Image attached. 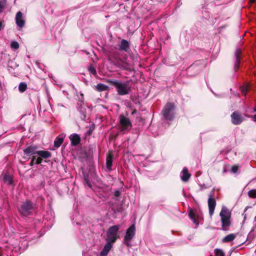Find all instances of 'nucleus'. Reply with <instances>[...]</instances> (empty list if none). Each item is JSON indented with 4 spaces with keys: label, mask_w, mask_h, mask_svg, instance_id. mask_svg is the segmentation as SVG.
<instances>
[{
    "label": "nucleus",
    "mask_w": 256,
    "mask_h": 256,
    "mask_svg": "<svg viewBox=\"0 0 256 256\" xmlns=\"http://www.w3.org/2000/svg\"><path fill=\"white\" fill-rule=\"evenodd\" d=\"M106 82L116 88L118 94L119 96L126 95L131 92V87L129 86L128 81L122 83L120 81L116 80H108Z\"/></svg>",
    "instance_id": "nucleus-1"
},
{
    "label": "nucleus",
    "mask_w": 256,
    "mask_h": 256,
    "mask_svg": "<svg viewBox=\"0 0 256 256\" xmlns=\"http://www.w3.org/2000/svg\"><path fill=\"white\" fill-rule=\"evenodd\" d=\"M35 204L31 200H26L20 204L18 208V212L20 214L24 216H27L32 214L34 210Z\"/></svg>",
    "instance_id": "nucleus-2"
},
{
    "label": "nucleus",
    "mask_w": 256,
    "mask_h": 256,
    "mask_svg": "<svg viewBox=\"0 0 256 256\" xmlns=\"http://www.w3.org/2000/svg\"><path fill=\"white\" fill-rule=\"evenodd\" d=\"M176 106L174 102H167L162 108V114L166 120H172L174 117Z\"/></svg>",
    "instance_id": "nucleus-3"
},
{
    "label": "nucleus",
    "mask_w": 256,
    "mask_h": 256,
    "mask_svg": "<svg viewBox=\"0 0 256 256\" xmlns=\"http://www.w3.org/2000/svg\"><path fill=\"white\" fill-rule=\"evenodd\" d=\"M120 228V225H114L110 227L106 234V242H110L112 243L115 242L119 238L118 232Z\"/></svg>",
    "instance_id": "nucleus-4"
},
{
    "label": "nucleus",
    "mask_w": 256,
    "mask_h": 256,
    "mask_svg": "<svg viewBox=\"0 0 256 256\" xmlns=\"http://www.w3.org/2000/svg\"><path fill=\"white\" fill-rule=\"evenodd\" d=\"M136 234V228L134 224L130 226L127 230L124 236V242L128 246H130V242L134 238Z\"/></svg>",
    "instance_id": "nucleus-5"
},
{
    "label": "nucleus",
    "mask_w": 256,
    "mask_h": 256,
    "mask_svg": "<svg viewBox=\"0 0 256 256\" xmlns=\"http://www.w3.org/2000/svg\"><path fill=\"white\" fill-rule=\"evenodd\" d=\"M119 119L121 132L126 130H128V128H132V125L129 118L123 115H120Z\"/></svg>",
    "instance_id": "nucleus-6"
},
{
    "label": "nucleus",
    "mask_w": 256,
    "mask_h": 256,
    "mask_svg": "<svg viewBox=\"0 0 256 256\" xmlns=\"http://www.w3.org/2000/svg\"><path fill=\"white\" fill-rule=\"evenodd\" d=\"M38 148L36 146H28L26 148L23 150L24 156L23 158L25 160H28L30 158V156L37 154Z\"/></svg>",
    "instance_id": "nucleus-7"
},
{
    "label": "nucleus",
    "mask_w": 256,
    "mask_h": 256,
    "mask_svg": "<svg viewBox=\"0 0 256 256\" xmlns=\"http://www.w3.org/2000/svg\"><path fill=\"white\" fill-rule=\"evenodd\" d=\"M231 118L232 123L235 125H238L244 120V118L242 114L236 111L232 113Z\"/></svg>",
    "instance_id": "nucleus-8"
},
{
    "label": "nucleus",
    "mask_w": 256,
    "mask_h": 256,
    "mask_svg": "<svg viewBox=\"0 0 256 256\" xmlns=\"http://www.w3.org/2000/svg\"><path fill=\"white\" fill-rule=\"evenodd\" d=\"M242 54V50L240 48H237L234 52L235 62L234 70L236 72L240 68Z\"/></svg>",
    "instance_id": "nucleus-9"
},
{
    "label": "nucleus",
    "mask_w": 256,
    "mask_h": 256,
    "mask_svg": "<svg viewBox=\"0 0 256 256\" xmlns=\"http://www.w3.org/2000/svg\"><path fill=\"white\" fill-rule=\"evenodd\" d=\"M231 215L232 211L225 208V230H228L232 225Z\"/></svg>",
    "instance_id": "nucleus-10"
},
{
    "label": "nucleus",
    "mask_w": 256,
    "mask_h": 256,
    "mask_svg": "<svg viewBox=\"0 0 256 256\" xmlns=\"http://www.w3.org/2000/svg\"><path fill=\"white\" fill-rule=\"evenodd\" d=\"M216 206V202L214 198L212 197L210 195L208 200V206L209 210V214L210 216H212L214 214L215 207Z\"/></svg>",
    "instance_id": "nucleus-11"
},
{
    "label": "nucleus",
    "mask_w": 256,
    "mask_h": 256,
    "mask_svg": "<svg viewBox=\"0 0 256 256\" xmlns=\"http://www.w3.org/2000/svg\"><path fill=\"white\" fill-rule=\"evenodd\" d=\"M69 138L71 141V144L72 146H76L80 143L81 139L80 136L78 134H71Z\"/></svg>",
    "instance_id": "nucleus-12"
},
{
    "label": "nucleus",
    "mask_w": 256,
    "mask_h": 256,
    "mask_svg": "<svg viewBox=\"0 0 256 256\" xmlns=\"http://www.w3.org/2000/svg\"><path fill=\"white\" fill-rule=\"evenodd\" d=\"M22 14L21 12H18L16 16V22L18 26L22 28L24 26L25 21L22 19Z\"/></svg>",
    "instance_id": "nucleus-13"
},
{
    "label": "nucleus",
    "mask_w": 256,
    "mask_h": 256,
    "mask_svg": "<svg viewBox=\"0 0 256 256\" xmlns=\"http://www.w3.org/2000/svg\"><path fill=\"white\" fill-rule=\"evenodd\" d=\"M112 242H107L106 244L104 246L102 250L100 252V256H107L108 252L111 250L112 248Z\"/></svg>",
    "instance_id": "nucleus-14"
},
{
    "label": "nucleus",
    "mask_w": 256,
    "mask_h": 256,
    "mask_svg": "<svg viewBox=\"0 0 256 256\" xmlns=\"http://www.w3.org/2000/svg\"><path fill=\"white\" fill-rule=\"evenodd\" d=\"M130 48L129 42L126 40H122L119 45V50L124 52H128Z\"/></svg>",
    "instance_id": "nucleus-15"
},
{
    "label": "nucleus",
    "mask_w": 256,
    "mask_h": 256,
    "mask_svg": "<svg viewBox=\"0 0 256 256\" xmlns=\"http://www.w3.org/2000/svg\"><path fill=\"white\" fill-rule=\"evenodd\" d=\"M182 175L181 176V179L184 182H187L190 178L191 174L188 172L186 168L184 167L182 170Z\"/></svg>",
    "instance_id": "nucleus-16"
},
{
    "label": "nucleus",
    "mask_w": 256,
    "mask_h": 256,
    "mask_svg": "<svg viewBox=\"0 0 256 256\" xmlns=\"http://www.w3.org/2000/svg\"><path fill=\"white\" fill-rule=\"evenodd\" d=\"M3 180L5 184L8 185H10L13 184L12 176L8 174H4L3 176Z\"/></svg>",
    "instance_id": "nucleus-17"
},
{
    "label": "nucleus",
    "mask_w": 256,
    "mask_h": 256,
    "mask_svg": "<svg viewBox=\"0 0 256 256\" xmlns=\"http://www.w3.org/2000/svg\"><path fill=\"white\" fill-rule=\"evenodd\" d=\"M37 155L40 156L43 158H48L51 156V153L46 150H38Z\"/></svg>",
    "instance_id": "nucleus-18"
},
{
    "label": "nucleus",
    "mask_w": 256,
    "mask_h": 256,
    "mask_svg": "<svg viewBox=\"0 0 256 256\" xmlns=\"http://www.w3.org/2000/svg\"><path fill=\"white\" fill-rule=\"evenodd\" d=\"M112 156L109 154L106 157V166L108 170H112Z\"/></svg>",
    "instance_id": "nucleus-19"
},
{
    "label": "nucleus",
    "mask_w": 256,
    "mask_h": 256,
    "mask_svg": "<svg viewBox=\"0 0 256 256\" xmlns=\"http://www.w3.org/2000/svg\"><path fill=\"white\" fill-rule=\"evenodd\" d=\"M96 90L100 92L108 90L109 89V87L108 86L100 83L98 84L96 86Z\"/></svg>",
    "instance_id": "nucleus-20"
},
{
    "label": "nucleus",
    "mask_w": 256,
    "mask_h": 256,
    "mask_svg": "<svg viewBox=\"0 0 256 256\" xmlns=\"http://www.w3.org/2000/svg\"><path fill=\"white\" fill-rule=\"evenodd\" d=\"M64 142V138L60 136H57L54 142V146L56 148H59Z\"/></svg>",
    "instance_id": "nucleus-21"
},
{
    "label": "nucleus",
    "mask_w": 256,
    "mask_h": 256,
    "mask_svg": "<svg viewBox=\"0 0 256 256\" xmlns=\"http://www.w3.org/2000/svg\"><path fill=\"white\" fill-rule=\"evenodd\" d=\"M237 234H230L225 236V242H232L236 238Z\"/></svg>",
    "instance_id": "nucleus-22"
},
{
    "label": "nucleus",
    "mask_w": 256,
    "mask_h": 256,
    "mask_svg": "<svg viewBox=\"0 0 256 256\" xmlns=\"http://www.w3.org/2000/svg\"><path fill=\"white\" fill-rule=\"evenodd\" d=\"M188 216L190 218L193 220V222L194 223H196V216L194 211L192 208H190L189 210Z\"/></svg>",
    "instance_id": "nucleus-23"
},
{
    "label": "nucleus",
    "mask_w": 256,
    "mask_h": 256,
    "mask_svg": "<svg viewBox=\"0 0 256 256\" xmlns=\"http://www.w3.org/2000/svg\"><path fill=\"white\" fill-rule=\"evenodd\" d=\"M118 56V52H115L113 54H110V56H108V60L110 61H111L112 62H113L115 64H116L114 60H116Z\"/></svg>",
    "instance_id": "nucleus-24"
},
{
    "label": "nucleus",
    "mask_w": 256,
    "mask_h": 256,
    "mask_svg": "<svg viewBox=\"0 0 256 256\" xmlns=\"http://www.w3.org/2000/svg\"><path fill=\"white\" fill-rule=\"evenodd\" d=\"M27 88V85L25 82H21L18 86V90L21 92H24L26 91Z\"/></svg>",
    "instance_id": "nucleus-25"
},
{
    "label": "nucleus",
    "mask_w": 256,
    "mask_h": 256,
    "mask_svg": "<svg viewBox=\"0 0 256 256\" xmlns=\"http://www.w3.org/2000/svg\"><path fill=\"white\" fill-rule=\"evenodd\" d=\"M220 216L221 217V222H222V229L224 230V207H222L221 211L220 214Z\"/></svg>",
    "instance_id": "nucleus-26"
},
{
    "label": "nucleus",
    "mask_w": 256,
    "mask_h": 256,
    "mask_svg": "<svg viewBox=\"0 0 256 256\" xmlns=\"http://www.w3.org/2000/svg\"><path fill=\"white\" fill-rule=\"evenodd\" d=\"M88 70L90 74H93L94 76L96 75V68L92 64H90L89 66Z\"/></svg>",
    "instance_id": "nucleus-27"
},
{
    "label": "nucleus",
    "mask_w": 256,
    "mask_h": 256,
    "mask_svg": "<svg viewBox=\"0 0 256 256\" xmlns=\"http://www.w3.org/2000/svg\"><path fill=\"white\" fill-rule=\"evenodd\" d=\"M248 196L250 198H256V189H252L248 192Z\"/></svg>",
    "instance_id": "nucleus-28"
},
{
    "label": "nucleus",
    "mask_w": 256,
    "mask_h": 256,
    "mask_svg": "<svg viewBox=\"0 0 256 256\" xmlns=\"http://www.w3.org/2000/svg\"><path fill=\"white\" fill-rule=\"evenodd\" d=\"M84 182L88 186L89 188H92V185L88 179V176L86 174H84Z\"/></svg>",
    "instance_id": "nucleus-29"
},
{
    "label": "nucleus",
    "mask_w": 256,
    "mask_h": 256,
    "mask_svg": "<svg viewBox=\"0 0 256 256\" xmlns=\"http://www.w3.org/2000/svg\"><path fill=\"white\" fill-rule=\"evenodd\" d=\"M214 254L216 256H224L223 251L218 248L214 250Z\"/></svg>",
    "instance_id": "nucleus-30"
},
{
    "label": "nucleus",
    "mask_w": 256,
    "mask_h": 256,
    "mask_svg": "<svg viewBox=\"0 0 256 256\" xmlns=\"http://www.w3.org/2000/svg\"><path fill=\"white\" fill-rule=\"evenodd\" d=\"M10 46L12 48L14 49H18L19 48V44L16 41H13L11 42Z\"/></svg>",
    "instance_id": "nucleus-31"
},
{
    "label": "nucleus",
    "mask_w": 256,
    "mask_h": 256,
    "mask_svg": "<svg viewBox=\"0 0 256 256\" xmlns=\"http://www.w3.org/2000/svg\"><path fill=\"white\" fill-rule=\"evenodd\" d=\"M239 166L238 165H234L232 166L230 172L232 173L235 174L236 173L238 170Z\"/></svg>",
    "instance_id": "nucleus-32"
},
{
    "label": "nucleus",
    "mask_w": 256,
    "mask_h": 256,
    "mask_svg": "<svg viewBox=\"0 0 256 256\" xmlns=\"http://www.w3.org/2000/svg\"><path fill=\"white\" fill-rule=\"evenodd\" d=\"M42 158H41L40 156H39L36 159V161L35 162V164H41V162H42Z\"/></svg>",
    "instance_id": "nucleus-33"
},
{
    "label": "nucleus",
    "mask_w": 256,
    "mask_h": 256,
    "mask_svg": "<svg viewBox=\"0 0 256 256\" xmlns=\"http://www.w3.org/2000/svg\"><path fill=\"white\" fill-rule=\"evenodd\" d=\"M121 192L118 190H116L114 192V196L115 197H118L120 196Z\"/></svg>",
    "instance_id": "nucleus-34"
},
{
    "label": "nucleus",
    "mask_w": 256,
    "mask_h": 256,
    "mask_svg": "<svg viewBox=\"0 0 256 256\" xmlns=\"http://www.w3.org/2000/svg\"><path fill=\"white\" fill-rule=\"evenodd\" d=\"M241 90L242 94H244V95H246L248 91V90L247 88H242Z\"/></svg>",
    "instance_id": "nucleus-35"
},
{
    "label": "nucleus",
    "mask_w": 256,
    "mask_h": 256,
    "mask_svg": "<svg viewBox=\"0 0 256 256\" xmlns=\"http://www.w3.org/2000/svg\"><path fill=\"white\" fill-rule=\"evenodd\" d=\"M93 132V129L90 128L86 132V134L88 136H90Z\"/></svg>",
    "instance_id": "nucleus-36"
},
{
    "label": "nucleus",
    "mask_w": 256,
    "mask_h": 256,
    "mask_svg": "<svg viewBox=\"0 0 256 256\" xmlns=\"http://www.w3.org/2000/svg\"><path fill=\"white\" fill-rule=\"evenodd\" d=\"M250 207L249 206H246L245 209H244V213L242 214V216H244V220H246V214H244L246 212L247 210Z\"/></svg>",
    "instance_id": "nucleus-37"
},
{
    "label": "nucleus",
    "mask_w": 256,
    "mask_h": 256,
    "mask_svg": "<svg viewBox=\"0 0 256 256\" xmlns=\"http://www.w3.org/2000/svg\"><path fill=\"white\" fill-rule=\"evenodd\" d=\"M32 157L31 160H34V162H36L35 160L36 161V159L38 158L37 156H35L34 154L32 155Z\"/></svg>",
    "instance_id": "nucleus-38"
},
{
    "label": "nucleus",
    "mask_w": 256,
    "mask_h": 256,
    "mask_svg": "<svg viewBox=\"0 0 256 256\" xmlns=\"http://www.w3.org/2000/svg\"><path fill=\"white\" fill-rule=\"evenodd\" d=\"M3 22L0 20V30L4 28Z\"/></svg>",
    "instance_id": "nucleus-39"
},
{
    "label": "nucleus",
    "mask_w": 256,
    "mask_h": 256,
    "mask_svg": "<svg viewBox=\"0 0 256 256\" xmlns=\"http://www.w3.org/2000/svg\"><path fill=\"white\" fill-rule=\"evenodd\" d=\"M34 164H35V162H34V160H31V162H30V164H30V166H34Z\"/></svg>",
    "instance_id": "nucleus-40"
},
{
    "label": "nucleus",
    "mask_w": 256,
    "mask_h": 256,
    "mask_svg": "<svg viewBox=\"0 0 256 256\" xmlns=\"http://www.w3.org/2000/svg\"><path fill=\"white\" fill-rule=\"evenodd\" d=\"M256 2V0H250V2L252 4H254Z\"/></svg>",
    "instance_id": "nucleus-41"
},
{
    "label": "nucleus",
    "mask_w": 256,
    "mask_h": 256,
    "mask_svg": "<svg viewBox=\"0 0 256 256\" xmlns=\"http://www.w3.org/2000/svg\"><path fill=\"white\" fill-rule=\"evenodd\" d=\"M253 120L254 121V122H256V114L254 116H253Z\"/></svg>",
    "instance_id": "nucleus-42"
},
{
    "label": "nucleus",
    "mask_w": 256,
    "mask_h": 256,
    "mask_svg": "<svg viewBox=\"0 0 256 256\" xmlns=\"http://www.w3.org/2000/svg\"><path fill=\"white\" fill-rule=\"evenodd\" d=\"M86 115H85V114H84V116H83V118H82V120H85V118H86Z\"/></svg>",
    "instance_id": "nucleus-43"
},
{
    "label": "nucleus",
    "mask_w": 256,
    "mask_h": 256,
    "mask_svg": "<svg viewBox=\"0 0 256 256\" xmlns=\"http://www.w3.org/2000/svg\"><path fill=\"white\" fill-rule=\"evenodd\" d=\"M2 8V5L0 4V10Z\"/></svg>",
    "instance_id": "nucleus-44"
},
{
    "label": "nucleus",
    "mask_w": 256,
    "mask_h": 256,
    "mask_svg": "<svg viewBox=\"0 0 256 256\" xmlns=\"http://www.w3.org/2000/svg\"><path fill=\"white\" fill-rule=\"evenodd\" d=\"M254 111L256 112V106L254 108Z\"/></svg>",
    "instance_id": "nucleus-45"
},
{
    "label": "nucleus",
    "mask_w": 256,
    "mask_h": 256,
    "mask_svg": "<svg viewBox=\"0 0 256 256\" xmlns=\"http://www.w3.org/2000/svg\"><path fill=\"white\" fill-rule=\"evenodd\" d=\"M254 220L256 222V216L254 217Z\"/></svg>",
    "instance_id": "nucleus-46"
},
{
    "label": "nucleus",
    "mask_w": 256,
    "mask_h": 256,
    "mask_svg": "<svg viewBox=\"0 0 256 256\" xmlns=\"http://www.w3.org/2000/svg\"><path fill=\"white\" fill-rule=\"evenodd\" d=\"M0 256H1V254H0Z\"/></svg>",
    "instance_id": "nucleus-47"
}]
</instances>
